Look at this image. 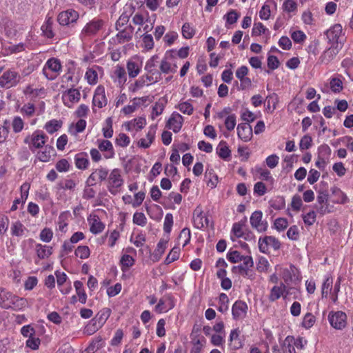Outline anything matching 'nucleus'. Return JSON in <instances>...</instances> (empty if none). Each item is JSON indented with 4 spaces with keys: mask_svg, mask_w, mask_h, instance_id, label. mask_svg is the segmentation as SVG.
<instances>
[{
    "mask_svg": "<svg viewBox=\"0 0 353 353\" xmlns=\"http://www.w3.org/2000/svg\"><path fill=\"white\" fill-rule=\"evenodd\" d=\"M28 306V300L17 296L4 289H0V307L19 311Z\"/></svg>",
    "mask_w": 353,
    "mask_h": 353,
    "instance_id": "1",
    "label": "nucleus"
},
{
    "mask_svg": "<svg viewBox=\"0 0 353 353\" xmlns=\"http://www.w3.org/2000/svg\"><path fill=\"white\" fill-rule=\"evenodd\" d=\"M121 171L118 168L113 169L107 179V188L112 194H117L123 185Z\"/></svg>",
    "mask_w": 353,
    "mask_h": 353,
    "instance_id": "2",
    "label": "nucleus"
},
{
    "mask_svg": "<svg viewBox=\"0 0 353 353\" xmlns=\"http://www.w3.org/2000/svg\"><path fill=\"white\" fill-rule=\"evenodd\" d=\"M62 65L57 58L49 59L43 68V75L49 80L55 79L61 73Z\"/></svg>",
    "mask_w": 353,
    "mask_h": 353,
    "instance_id": "3",
    "label": "nucleus"
},
{
    "mask_svg": "<svg viewBox=\"0 0 353 353\" xmlns=\"http://www.w3.org/2000/svg\"><path fill=\"white\" fill-rule=\"evenodd\" d=\"M48 137L41 131H35L31 135H28L24 139V143L29 145L31 150L43 148L45 145Z\"/></svg>",
    "mask_w": 353,
    "mask_h": 353,
    "instance_id": "4",
    "label": "nucleus"
},
{
    "mask_svg": "<svg viewBox=\"0 0 353 353\" xmlns=\"http://www.w3.org/2000/svg\"><path fill=\"white\" fill-rule=\"evenodd\" d=\"M20 79L21 77L17 72L8 70L0 77V87L4 88L14 87L19 83Z\"/></svg>",
    "mask_w": 353,
    "mask_h": 353,
    "instance_id": "5",
    "label": "nucleus"
},
{
    "mask_svg": "<svg viewBox=\"0 0 353 353\" xmlns=\"http://www.w3.org/2000/svg\"><path fill=\"white\" fill-rule=\"evenodd\" d=\"M108 99L105 96V88L103 85H98L94 90L92 98V110L96 112L97 109H101L107 105Z\"/></svg>",
    "mask_w": 353,
    "mask_h": 353,
    "instance_id": "6",
    "label": "nucleus"
},
{
    "mask_svg": "<svg viewBox=\"0 0 353 353\" xmlns=\"http://www.w3.org/2000/svg\"><path fill=\"white\" fill-rule=\"evenodd\" d=\"M280 242L279 240L272 236H266L265 237H260L259 239V248L263 253H268L270 248L276 250L280 248Z\"/></svg>",
    "mask_w": 353,
    "mask_h": 353,
    "instance_id": "7",
    "label": "nucleus"
},
{
    "mask_svg": "<svg viewBox=\"0 0 353 353\" xmlns=\"http://www.w3.org/2000/svg\"><path fill=\"white\" fill-rule=\"evenodd\" d=\"M328 320L330 325L337 330H342L347 324V316L341 311L331 312L329 314Z\"/></svg>",
    "mask_w": 353,
    "mask_h": 353,
    "instance_id": "8",
    "label": "nucleus"
},
{
    "mask_svg": "<svg viewBox=\"0 0 353 353\" xmlns=\"http://www.w3.org/2000/svg\"><path fill=\"white\" fill-rule=\"evenodd\" d=\"M250 222L251 226L259 232H265L268 228V222L263 220V213L261 211H254L250 218Z\"/></svg>",
    "mask_w": 353,
    "mask_h": 353,
    "instance_id": "9",
    "label": "nucleus"
},
{
    "mask_svg": "<svg viewBox=\"0 0 353 353\" xmlns=\"http://www.w3.org/2000/svg\"><path fill=\"white\" fill-rule=\"evenodd\" d=\"M80 99L81 92L76 88L68 89L62 94L63 104L68 108H72L74 103L80 101Z\"/></svg>",
    "mask_w": 353,
    "mask_h": 353,
    "instance_id": "10",
    "label": "nucleus"
},
{
    "mask_svg": "<svg viewBox=\"0 0 353 353\" xmlns=\"http://www.w3.org/2000/svg\"><path fill=\"white\" fill-rule=\"evenodd\" d=\"M193 223L196 228L203 229L208 226L209 219L203 213L201 206L198 205L193 212Z\"/></svg>",
    "mask_w": 353,
    "mask_h": 353,
    "instance_id": "11",
    "label": "nucleus"
},
{
    "mask_svg": "<svg viewBox=\"0 0 353 353\" xmlns=\"http://www.w3.org/2000/svg\"><path fill=\"white\" fill-rule=\"evenodd\" d=\"M103 70L101 67L94 65L88 68L85 74V79L89 85H96L99 81V76H102Z\"/></svg>",
    "mask_w": 353,
    "mask_h": 353,
    "instance_id": "12",
    "label": "nucleus"
},
{
    "mask_svg": "<svg viewBox=\"0 0 353 353\" xmlns=\"http://www.w3.org/2000/svg\"><path fill=\"white\" fill-rule=\"evenodd\" d=\"M103 26V21L102 20L94 19L85 26L81 35L83 37L94 35L101 29Z\"/></svg>",
    "mask_w": 353,
    "mask_h": 353,
    "instance_id": "13",
    "label": "nucleus"
},
{
    "mask_svg": "<svg viewBox=\"0 0 353 353\" xmlns=\"http://www.w3.org/2000/svg\"><path fill=\"white\" fill-rule=\"evenodd\" d=\"M177 65L172 59L171 55L165 54V57L161 60L159 68L161 73L170 74L175 73L177 70Z\"/></svg>",
    "mask_w": 353,
    "mask_h": 353,
    "instance_id": "14",
    "label": "nucleus"
},
{
    "mask_svg": "<svg viewBox=\"0 0 353 353\" xmlns=\"http://www.w3.org/2000/svg\"><path fill=\"white\" fill-rule=\"evenodd\" d=\"M111 77L119 87L122 88L127 81L125 68L120 65H117L114 68Z\"/></svg>",
    "mask_w": 353,
    "mask_h": 353,
    "instance_id": "15",
    "label": "nucleus"
},
{
    "mask_svg": "<svg viewBox=\"0 0 353 353\" xmlns=\"http://www.w3.org/2000/svg\"><path fill=\"white\" fill-rule=\"evenodd\" d=\"M79 18V14L74 10H68L58 15L57 20L60 25L68 26L75 22Z\"/></svg>",
    "mask_w": 353,
    "mask_h": 353,
    "instance_id": "16",
    "label": "nucleus"
},
{
    "mask_svg": "<svg viewBox=\"0 0 353 353\" xmlns=\"http://www.w3.org/2000/svg\"><path fill=\"white\" fill-rule=\"evenodd\" d=\"M142 63L138 58H132L126 63V69L130 78L137 77L141 71Z\"/></svg>",
    "mask_w": 353,
    "mask_h": 353,
    "instance_id": "17",
    "label": "nucleus"
},
{
    "mask_svg": "<svg viewBox=\"0 0 353 353\" xmlns=\"http://www.w3.org/2000/svg\"><path fill=\"white\" fill-rule=\"evenodd\" d=\"M152 78L151 77L143 74L139 77L134 83H131L128 87V90L132 93H137L144 87L152 84Z\"/></svg>",
    "mask_w": 353,
    "mask_h": 353,
    "instance_id": "18",
    "label": "nucleus"
},
{
    "mask_svg": "<svg viewBox=\"0 0 353 353\" xmlns=\"http://www.w3.org/2000/svg\"><path fill=\"white\" fill-rule=\"evenodd\" d=\"M248 307V305L241 301H236L232 307V314L235 320L244 319L246 316Z\"/></svg>",
    "mask_w": 353,
    "mask_h": 353,
    "instance_id": "19",
    "label": "nucleus"
},
{
    "mask_svg": "<svg viewBox=\"0 0 353 353\" xmlns=\"http://www.w3.org/2000/svg\"><path fill=\"white\" fill-rule=\"evenodd\" d=\"M157 132V125H152L149 127L145 137L141 138L137 143V145L142 148H148L153 143Z\"/></svg>",
    "mask_w": 353,
    "mask_h": 353,
    "instance_id": "20",
    "label": "nucleus"
},
{
    "mask_svg": "<svg viewBox=\"0 0 353 353\" xmlns=\"http://www.w3.org/2000/svg\"><path fill=\"white\" fill-rule=\"evenodd\" d=\"M183 122V117L177 112H173L168 121L166 127L176 133L181 129Z\"/></svg>",
    "mask_w": 353,
    "mask_h": 353,
    "instance_id": "21",
    "label": "nucleus"
},
{
    "mask_svg": "<svg viewBox=\"0 0 353 353\" xmlns=\"http://www.w3.org/2000/svg\"><path fill=\"white\" fill-rule=\"evenodd\" d=\"M108 170L104 168H99L95 170L88 177L87 183L90 185H93L96 183L97 181H103L106 180L108 177Z\"/></svg>",
    "mask_w": 353,
    "mask_h": 353,
    "instance_id": "22",
    "label": "nucleus"
},
{
    "mask_svg": "<svg viewBox=\"0 0 353 353\" xmlns=\"http://www.w3.org/2000/svg\"><path fill=\"white\" fill-rule=\"evenodd\" d=\"M88 222L90 225V230L92 234H97L103 232L105 225L102 223L99 217L96 214H90L88 218Z\"/></svg>",
    "mask_w": 353,
    "mask_h": 353,
    "instance_id": "23",
    "label": "nucleus"
},
{
    "mask_svg": "<svg viewBox=\"0 0 353 353\" xmlns=\"http://www.w3.org/2000/svg\"><path fill=\"white\" fill-rule=\"evenodd\" d=\"M97 145L99 150L104 153V157L111 159L114 157V150L112 143L108 140L98 139Z\"/></svg>",
    "mask_w": 353,
    "mask_h": 353,
    "instance_id": "24",
    "label": "nucleus"
},
{
    "mask_svg": "<svg viewBox=\"0 0 353 353\" xmlns=\"http://www.w3.org/2000/svg\"><path fill=\"white\" fill-rule=\"evenodd\" d=\"M237 134L244 142L249 141L252 137V129L249 123H240L237 126Z\"/></svg>",
    "mask_w": 353,
    "mask_h": 353,
    "instance_id": "25",
    "label": "nucleus"
},
{
    "mask_svg": "<svg viewBox=\"0 0 353 353\" xmlns=\"http://www.w3.org/2000/svg\"><path fill=\"white\" fill-rule=\"evenodd\" d=\"M301 339L296 340L292 336H288L281 344L282 353H296L295 347H298Z\"/></svg>",
    "mask_w": 353,
    "mask_h": 353,
    "instance_id": "26",
    "label": "nucleus"
},
{
    "mask_svg": "<svg viewBox=\"0 0 353 353\" xmlns=\"http://www.w3.org/2000/svg\"><path fill=\"white\" fill-rule=\"evenodd\" d=\"M339 50L337 45H332L328 49L325 50L319 57V61L322 64L330 63L338 54Z\"/></svg>",
    "mask_w": 353,
    "mask_h": 353,
    "instance_id": "27",
    "label": "nucleus"
},
{
    "mask_svg": "<svg viewBox=\"0 0 353 353\" xmlns=\"http://www.w3.org/2000/svg\"><path fill=\"white\" fill-rule=\"evenodd\" d=\"M118 31L116 39L119 43H123L129 41L132 38L134 28L132 26H126Z\"/></svg>",
    "mask_w": 353,
    "mask_h": 353,
    "instance_id": "28",
    "label": "nucleus"
},
{
    "mask_svg": "<svg viewBox=\"0 0 353 353\" xmlns=\"http://www.w3.org/2000/svg\"><path fill=\"white\" fill-rule=\"evenodd\" d=\"M146 123V119L144 117H138L126 122L124 126L125 130L128 131H139L143 129L145 126Z\"/></svg>",
    "mask_w": 353,
    "mask_h": 353,
    "instance_id": "29",
    "label": "nucleus"
},
{
    "mask_svg": "<svg viewBox=\"0 0 353 353\" xmlns=\"http://www.w3.org/2000/svg\"><path fill=\"white\" fill-rule=\"evenodd\" d=\"M343 28L341 24L336 23L325 32V35L330 42L338 43V39L341 35Z\"/></svg>",
    "mask_w": 353,
    "mask_h": 353,
    "instance_id": "30",
    "label": "nucleus"
},
{
    "mask_svg": "<svg viewBox=\"0 0 353 353\" xmlns=\"http://www.w3.org/2000/svg\"><path fill=\"white\" fill-rule=\"evenodd\" d=\"M168 243V240L165 239H161L159 241L156 249L152 254V260L154 262H157L160 260L167 248Z\"/></svg>",
    "mask_w": 353,
    "mask_h": 353,
    "instance_id": "31",
    "label": "nucleus"
},
{
    "mask_svg": "<svg viewBox=\"0 0 353 353\" xmlns=\"http://www.w3.org/2000/svg\"><path fill=\"white\" fill-rule=\"evenodd\" d=\"M55 154V150L50 145H45L41 151L38 152L37 157L40 161L48 162Z\"/></svg>",
    "mask_w": 353,
    "mask_h": 353,
    "instance_id": "32",
    "label": "nucleus"
},
{
    "mask_svg": "<svg viewBox=\"0 0 353 353\" xmlns=\"http://www.w3.org/2000/svg\"><path fill=\"white\" fill-rule=\"evenodd\" d=\"M35 252L39 259H47L52 254V247L37 243L35 245Z\"/></svg>",
    "mask_w": 353,
    "mask_h": 353,
    "instance_id": "33",
    "label": "nucleus"
},
{
    "mask_svg": "<svg viewBox=\"0 0 353 353\" xmlns=\"http://www.w3.org/2000/svg\"><path fill=\"white\" fill-rule=\"evenodd\" d=\"M286 290V286L283 283H281L279 285L274 286L269 295V300L272 302L275 301L280 299Z\"/></svg>",
    "mask_w": 353,
    "mask_h": 353,
    "instance_id": "34",
    "label": "nucleus"
},
{
    "mask_svg": "<svg viewBox=\"0 0 353 353\" xmlns=\"http://www.w3.org/2000/svg\"><path fill=\"white\" fill-rule=\"evenodd\" d=\"M173 307L174 305L172 304L169 298H163L159 300V301L155 306L154 310L156 312L161 314L163 312H167Z\"/></svg>",
    "mask_w": 353,
    "mask_h": 353,
    "instance_id": "35",
    "label": "nucleus"
},
{
    "mask_svg": "<svg viewBox=\"0 0 353 353\" xmlns=\"http://www.w3.org/2000/svg\"><path fill=\"white\" fill-rule=\"evenodd\" d=\"M240 331L238 329L231 330L229 337V345L234 350L239 349L242 347L241 341L239 339Z\"/></svg>",
    "mask_w": 353,
    "mask_h": 353,
    "instance_id": "36",
    "label": "nucleus"
},
{
    "mask_svg": "<svg viewBox=\"0 0 353 353\" xmlns=\"http://www.w3.org/2000/svg\"><path fill=\"white\" fill-rule=\"evenodd\" d=\"M265 102L266 103L265 110L268 112L272 113L276 108L279 97L276 93H272L266 97Z\"/></svg>",
    "mask_w": 353,
    "mask_h": 353,
    "instance_id": "37",
    "label": "nucleus"
},
{
    "mask_svg": "<svg viewBox=\"0 0 353 353\" xmlns=\"http://www.w3.org/2000/svg\"><path fill=\"white\" fill-rule=\"evenodd\" d=\"M145 101L144 98H134L132 102V104L125 105L123 108L122 112L125 114H130L134 112L140 105Z\"/></svg>",
    "mask_w": 353,
    "mask_h": 353,
    "instance_id": "38",
    "label": "nucleus"
},
{
    "mask_svg": "<svg viewBox=\"0 0 353 353\" xmlns=\"http://www.w3.org/2000/svg\"><path fill=\"white\" fill-rule=\"evenodd\" d=\"M332 196L333 201L338 203H344L347 201L345 194L337 187L332 188Z\"/></svg>",
    "mask_w": 353,
    "mask_h": 353,
    "instance_id": "39",
    "label": "nucleus"
},
{
    "mask_svg": "<svg viewBox=\"0 0 353 353\" xmlns=\"http://www.w3.org/2000/svg\"><path fill=\"white\" fill-rule=\"evenodd\" d=\"M192 347L191 353H200L206 343L205 339L203 336H196L192 339Z\"/></svg>",
    "mask_w": 353,
    "mask_h": 353,
    "instance_id": "40",
    "label": "nucleus"
},
{
    "mask_svg": "<svg viewBox=\"0 0 353 353\" xmlns=\"http://www.w3.org/2000/svg\"><path fill=\"white\" fill-rule=\"evenodd\" d=\"M216 153L219 157L223 159H226L230 157L231 155V152L229 148L227 145L225 141H221L217 148H216Z\"/></svg>",
    "mask_w": 353,
    "mask_h": 353,
    "instance_id": "41",
    "label": "nucleus"
},
{
    "mask_svg": "<svg viewBox=\"0 0 353 353\" xmlns=\"http://www.w3.org/2000/svg\"><path fill=\"white\" fill-rule=\"evenodd\" d=\"M191 239L190 230L188 228H183L178 237L177 243L179 245H182L183 247L187 245Z\"/></svg>",
    "mask_w": 353,
    "mask_h": 353,
    "instance_id": "42",
    "label": "nucleus"
},
{
    "mask_svg": "<svg viewBox=\"0 0 353 353\" xmlns=\"http://www.w3.org/2000/svg\"><path fill=\"white\" fill-rule=\"evenodd\" d=\"M327 199V194L323 192H320L317 196V202L320 205V206L318 207V210L321 214H325L329 212L326 205Z\"/></svg>",
    "mask_w": 353,
    "mask_h": 353,
    "instance_id": "43",
    "label": "nucleus"
},
{
    "mask_svg": "<svg viewBox=\"0 0 353 353\" xmlns=\"http://www.w3.org/2000/svg\"><path fill=\"white\" fill-rule=\"evenodd\" d=\"M74 160H75V165L77 168L81 169V170H84L88 168V164H89V161H88V158L86 157L85 154H84L83 153L77 154L75 156Z\"/></svg>",
    "mask_w": 353,
    "mask_h": 353,
    "instance_id": "44",
    "label": "nucleus"
},
{
    "mask_svg": "<svg viewBox=\"0 0 353 353\" xmlns=\"http://www.w3.org/2000/svg\"><path fill=\"white\" fill-rule=\"evenodd\" d=\"M134 259L130 254H124L120 260L121 269L123 271L128 270L134 264Z\"/></svg>",
    "mask_w": 353,
    "mask_h": 353,
    "instance_id": "45",
    "label": "nucleus"
},
{
    "mask_svg": "<svg viewBox=\"0 0 353 353\" xmlns=\"http://www.w3.org/2000/svg\"><path fill=\"white\" fill-rule=\"evenodd\" d=\"M333 279L330 276H327L321 285L322 297H327L332 289Z\"/></svg>",
    "mask_w": 353,
    "mask_h": 353,
    "instance_id": "46",
    "label": "nucleus"
},
{
    "mask_svg": "<svg viewBox=\"0 0 353 353\" xmlns=\"http://www.w3.org/2000/svg\"><path fill=\"white\" fill-rule=\"evenodd\" d=\"M61 121L52 119L46 123L44 128L48 133L53 134L61 127Z\"/></svg>",
    "mask_w": 353,
    "mask_h": 353,
    "instance_id": "47",
    "label": "nucleus"
},
{
    "mask_svg": "<svg viewBox=\"0 0 353 353\" xmlns=\"http://www.w3.org/2000/svg\"><path fill=\"white\" fill-rule=\"evenodd\" d=\"M52 23L51 18H48L41 28L43 35L48 38H52L54 37Z\"/></svg>",
    "mask_w": 353,
    "mask_h": 353,
    "instance_id": "48",
    "label": "nucleus"
},
{
    "mask_svg": "<svg viewBox=\"0 0 353 353\" xmlns=\"http://www.w3.org/2000/svg\"><path fill=\"white\" fill-rule=\"evenodd\" d=\"M74 286L76 289L77 294L79 296V301L81 303H85L87 296L83 288V283L79 281H76L74 283Z\"/></svg>",
    "mask_w": 353,
    "mask_h": 353,
    "instance_id": "49",
    "label": "nucleus"
},
{
    "mask_svg": "<svg viewBox=\"0 0 353 353\" xmlns=\"http://www.w3.org/2000/svg\"><path fill=\"white\" fill-rule=\"evenodd\" d=\"M103 134L105 138H111L113 135L112 119L108 117L105 121V125L102 129Z\"/></svg>",
    "mask_w": 353,
    "mask_h": 353,
    "instance_id": "50",
    "label": "nucleus"
},
{
    "mask_svg": "<svg viewBox=\"0 0 353 353\" xmlns=\"http://www.w3.org/2000/svg\"><path fill=\"white\" fill-rule=\"evenodd\" d=\"M74 254L81 259H86L90 256V250L86 245H80L75 250Z\"/></svg>",
    "mask_w": 353,
    "mask_h": 353,
    "instance_id": "51",
    "label": "nucleus"
},
{
    "mask_svg": "<svg viewBox=\"0 0 353 353\" xmlns=\"http://www.w3.org/2000/svg\"><path fill=\"white\" fill-rule=\"evenodd\" d=\"M316 322V317L310 312H307L303 316L302 326L305 329L312 327Z\"/></svg>",
    "mask_w": 353,
    "mask_h": 353,
    "instance_id": "52",
    "label": "nucleus"
},
{
    "mask_svg": "<svg viewBox=\"0 0 353 353\" xmlns=\"http://www.w3.org/2000/svg\"><path fill=\"white\" fill-rule=\"evenodd\" d=\"M142 37V47L146 50H152L154 45L152 36L150 34H144Z\"/></svg>",
    "mask_w": 353,
    "mask_h": 353,
    "instance_id": "53",
    "label": "nucleus"
},
{
    "mask_svg": "<svg viewBox=\"0 0 353 353\" xmlns=\"http://www.w3.org/2000/svg\"><path fill=\"white\" fill-rule=\"evenodd\" d=\"M24 230L23 225L19 221H16L12 224L11 233L13 236H21L23 235Z\"/></svg>",
    "mask_w": 353,
    "mask_h": 353,
    "instance_id": "54",
    "label": "nucleus"
},
{
    "mask_svg": "<svg viewBox=\"0 0 353 353\" xmlns=\"http://www.w3.org/2000/svg\"><path fill=\"white\" fill-rule=\"evenodd\" d=\"M219 306L218 310L219 312L223 313L228 310L229 299L225 294L221 293L219 295Z\"/></svg>",
    "mask_w": 353,
    "mask_h": 353,
    "instance_id": "55",
    "label": "nucleus"
},
{
    "mask_svg": "<svg viewBox=\"0 0 353 353\" xmlns=\"http://www.w3.org/2000/svg\"><path fill=\"white\" fill-rule=\"evenodd\" d=\"M330 89L333 92L339 93L343 90V82L339 78H332L330 81Z\"/></svg>",
    "mask_w": 353,
    "mask_h": 353,
    "instance_id": "56",
    "label": "nucleus"
},
{
    "mask_svg": "<svg viewBox=\"0 0 353 353\" xmlns=\"http://www.w3.org/2000/svg\"><path fill=\"white\" fill-rule=\"evenodd\" d=\"M179 257V248L177 247H174L170 253L166 256L164 263L165 264H170L176 260H177Z\"/></svg>",
    "mask_w": 353,
    "mask_h": 353,
    "instance_id": "57",
    "label": "nucleus"
},
{
    "mask_svg": "<svg viewBox=\"0 0 353 353\" xmlns=\"http://www.w3.org/2000/svg\"><path fill=\"white\" fill-rule=\"evenodd\" d=\"M43 88H34L32 85H28L23 89V94L26 95H28L32 97H37L41 93L43 92Z\"/></svg>",
    "mask_w": 353,
    "mask_h": 353,
    "instance_id": "58",
    "label": "nucleus"
},
{
    "mask_svg": "<svg viewBox=\"0 0 353 353\" xmlns=\"http://www.w3.org/2000/svg\"><path fill=\"white\" fill-rule=\"evenodd\" d=\"M12 127L14 132H20L24 127L23 119L20 117H14L12 121Z\"/></svg>",
    "mask_w": 353,
    "mask_h": 353,
    "instance_id": "59",
    "label": "nucleus"
},
{
    "mask_svg": "<svg viewBox=\"0 0 353 353\" xmlns=\"http://www.w3.org/2000/svg\"><path fill=\"white\" fill-rule=\"evenodd\" d=\"M269 268L270 263L268 259L263 256L259 257L256 264V270L259 272H268Z\"/></svg>",
    "mask_w": 353,
    "mask_h": 353,
    "instance_id": "60",
    "label": "nucleus"
},
{
    "mask_svg": "<svg viewBox=\"0 0 353 353\" xmlns=\"http://www.w3.org/2000/svg\"><path fill=\"white\" fill-rule=\"evenodd\" d=\"M195 34L194 28L189 23H185L182 27V34L185 39H191Z\"/></svg>",
    "mask_w": 353,
    "mask_h": 353,
    "instance_id": "61",
    "label": "nucleus"
},
{
    "mask_svg": "<svg viewBox=\"0 0 353 353\" xmlns=\"http://www.w3.org/2000/svg\"><path fill=\"white\" fill-rule=\"evenodd\" d=\"M178 109L183 114L191 115L193 113L194 108L189 101L181 102L178 105Z\"/></svg>",
    "mask_w": 353,
    "mask_h": 353,
    "instance_id": "62",
    "label": "nucleus"
},
{
    "mask_svg": "<svg viewBox=\"0 0 353 353\" xmlns=\"http://www.w3.org/2000/svg\"><path fill=\"white\" fill-rule=\"evenodd\" d=\"M225 334H212L210 336V342L214 346H221L225 343Z\"/></svg>",
    "mask_w": 353,
    "mask_h": 353,
    "instance_id": "63",
    "label": "nucleus"
},
{
    "mask_svg": "<svg viewBox=\"0 0 353 353\" xmlns=\"http://www.w3.org/2000/svg\"><path fill=\"white\" fill-rule=\"evenodd\" d=\"M133 223L143 227L147 223V218L142 212H135L133 215Z\"/></svg>",
    "mask_w": 353,
    "mask_h": 353,
    "instance_id": "64",
    "label": "nucleus"
}]
</instances>
